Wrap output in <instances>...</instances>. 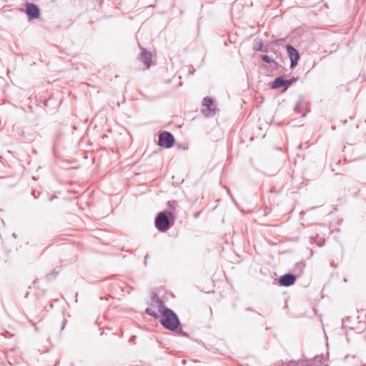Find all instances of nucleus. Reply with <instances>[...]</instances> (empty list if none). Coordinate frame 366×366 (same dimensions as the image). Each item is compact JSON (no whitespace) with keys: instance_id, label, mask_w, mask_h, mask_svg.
Here are the masks:
<instances>
[{"instance_id":"2","label":"nucleus","mask_w":366,"mask_h":366,"mask_svg":"<svg viewBox=\"0 0 366 366\" xmlns=\"http://www.w3.org/2000/svg\"><path fill=\"white\" fill-rule=\"evenodd\" d=\"M167 309L164 302L157 295H154L152 298L151 307L146 309V313L153 317H158L159 315H162Z\"/></svg>"},{"instance_id":"9","label":"nucleus","mask_w":366,"mask_h":366,"mask_svg":"<svg viewBox=\"0 0 366 366\" xmlns=\"http://www.w3.org/2000/svg\"><path fill=\"white\" fill-rule=\"evenodd\" d=\"M274 366H310L307 360L290 361L288 362H277Z\"/></svg>"},{"instance_id":"12","label":"nucleus","mask_w":366,"mask_h":366,"mask_svg":"<svg viewBox=\"0 0 366 366\" xmlns=\"http://www.w3.org/2000/svg\"><path fill=\"white\" fill-rule=\"evenodd\" d=\"M294 109L295 112L302 114V117H305L307 112V104L301 100L296 104Z\"/></svg>"},{"instance_id":"15","label":"nucleus","mask_w":366,"mask_h":366,"mask_svg":"<svg viewBox=\"0 0 366 366\" xmlns=\"http://www.w3.org/2000/svg\"><path fill=\"white\" fill-rule=\"evenodd\" d=\"M324 242H325V239H322V240L320 241V242H317V244L319 246H322L324 244Z\"/></svg>"},{"instance_id":"3","label":"nucleus","mask_w":366,"mask_h":366,"mask_svg":"<svg viewBox=\"0 0 366 366\" xmlns=\"http://www.w3.org/2000/svg\"><path fill=\"white\" fill-rule=\"evenodd\" d=\"M174 143V138L170 132H164L159 134L158 144L167 149L171 148Z\"/></svg>"},{"instance_id":"6","label":"nucleus","mask_w":366,"mask_h":366,"mask_svg":"<svg viewBox=\"0 0 366 366\" xmlns=\"http://www.w3.org/2000/svg\"><path fill=\"white\" fill-rule=\"evenodd\" d=\"M203 105L206 109H202V112L206 117H213L215 114V106L212 98L205 97L203 99Z\"/></svg>"},{"instance_id":"17","label":"nucleus","mask_w":366,"mask_h":366,"mask_svg":"<svg viewBox=\"0 0 366 366\" xmlns=\"http://www.w3.org/2000/svg\"><path fill=\"white\" fill-rule=\"evenodd\" d=\"M12 236H13L14 238H16V234H15V233H14V234H12Z\"/></svg>"},{"instance_id":"10","label":"nucleus","mask_w":366,"mask_h":366,"mask_svg":"<svg viewBox=\"0 0 366 366\" xmlns=\"http://www.w3.org/2000/svg\"><path fill=\"white\" fill-rule=\"evenodd\" d=\"M292 83V81L286 80L283 76L277 77L272 82V88L277 89L285 85H290Z\"/></svg>"},{"instance_id":"5","label":"nucleus","mask_w":366,"mask_h":366,"mask_svg":"<svg viewBox=\"0 0 366 366\" xmlns=\"http://www.w3.org/2000/svg\"><path fill=\"white\" fill-rule=\"evenodd\" d=\"M286 50L290 59V67L294 68L297 66L298 61L300 60L299 53L297 50L290 44L286 45Z\"/></svg>"},{"instance_id":"13","label":"nucleus","mask_w":366,"mask_h":366,"mask_svg":"<svg viewBox=\"0 0 366 366\" xmlns=\"http://www.w3.org/2000/svg\"><path fill=\"white\" fill-rule=\"evenodd\" d=\"M262 59L264 62H266V63H268V64H271L272 62H274V60L272 59V58H271L270 56H267V55H264L262 56Z\"/></svg>"},{"instance_id":"8","label":"nucleus","mask_w":366,"mask_h":366,"mask_svg":"<svg viewBox=\"0 0 366 366\" xmlns=\"http://www.w3.org/2000/svg\"><path fill=\"white\" fill-rule=\"evenodd\" d=\"M296 280V276L292 274H285L280 277L279 283L282 286L289 287L292 285Z\"/></svg>"},{"instance_id":"16","label":"nucleus","mask_w":366,"mask_h":366,"mask_svg":"<svg viewBox=\"0 0 366 366\" xmlns=\"http://www.w3.org/2000/svg\"><path fill=\"white\" fill-rule=\"evenodd\" d=\"M147 257H148V254H147V255L145 256V263L147 262Z\"/></svg>"},{"instance_id":"11","label":"nucleus","mask_w":366,"mask_h":366,"mask_svg":"<svg viewBox=\"0 0 366 366\" xmlns=\"http://www.w3.org/2000/svg\"><path fill=\"white\" fill-rule=\"evenodd\" d=\"M141 59L147 66V67L149 68L151 65L152 54L142 48Z\"/></svg>"},{"instance_id":"4","label":"nucleus","mask_w":366,"mask_h":366,"mask_svg":"<svg viewBox=\"0 0 366 366\" xmlns=\"http://www.w3.org/2000/svg\"><path fill=\"white\" fill-rule=\"evenodd\" d=\"M156 227L162 232H164L169 228V220L163 213H159L155 219Z\"/></svg>"},{"instance_id":"7","label":"nucleus","mask_w":366,"mask_h":366,"mask_svg":"<svg viewBox=\"0 0 366 366\" xmlns=\"http://www.w3.org/2000/svg\"><path fill=\"white\" fill-rule=\"evenodd\" d=\"M26 14L31 19H38L39 16V9L38 6L32 3L26 4Z\"/></svg>"},{"instance_id":"14","label":"nucleus","mask_w":366,"mask_h":366,"mask_svg":"<svg viewBox=\"0 0 366 366\" xmlns=\"http://www.w3.org/2000/svg\"><path fill=\"white\" fill-rule=\"evenodd\" d=\"M262 46V42L257 43L254 45V49H256L257 51H259V50H261Z\"/></svg>"},{"instance_id":"1","label":"nucleus","mask_w":366,"mask_h":366,"mask_svg":"<svg viewBox=\"0 0 366 366\" xmlns=\"http://www.w3.org/2000/svg\"><path fill=\"white\" fill-rule=\"evenodd\" d=\"M161 323L165 328L172 331L176 330L180 324L177 315L170 309L164 311Z\"/></svg>"}]
</instances>
